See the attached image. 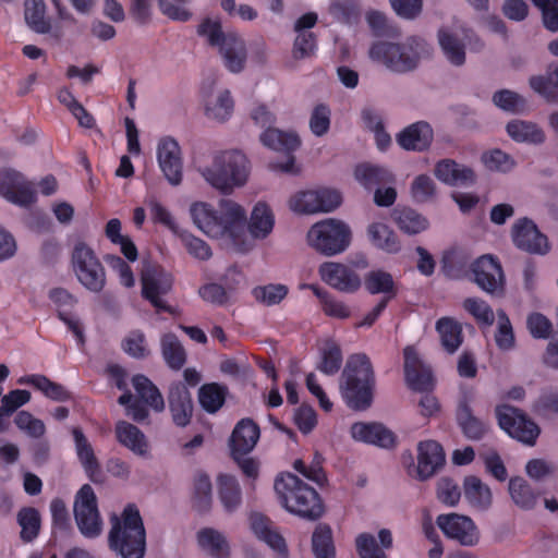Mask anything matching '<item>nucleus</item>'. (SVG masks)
Listing matches in <instances>:
<instances>
[{"instance_id":"obj_36","label":"nucleus","mask_w":558,"mask_h":558,"mask_svg":"<svg viewBox=\"0 0 558 558\" xmlns=\"http://www.w3.org/2000/svg\"><path fill=\"white\" fill-rule=\"evenodd\" d=\"M464 497L469 504L480 510L486 511L492 506L493 496L490 488L478 477L470 475L463 482Z\"/></svg>"},{"instance_id":"obj_1","label":"nucleus","mask_w":558,"mask_h":558,"mask_svg":"<svg viewBox=\"0 0 558 558\" xmlns=\"http://www.w3.org/2000/svg\"><path fill=\"white\" fill-rule=\"evenodd\" d=\"M190 214L195 226L206 235L215 239H228L236 251L244 253L248 245L242 241L245 234V210L230 199H222L219 208L205 202L191 205Z\"/></svg>"},{"instance_id":"obj_9","label":"nucleus","mask_w":558,"mask_h":558,"mask_svg":"<svg viewBox=\"0 0 558 558\" xmlns=\"http://www.w3.org/2000/svg\"><path fill=\"white\" fill-rule=\"evenodd\" d=\"M173 284V275L160 265L147 266L141 274L142 296L157 313H177L175 307L162 300V296L172 291Z\"/></svg>"},{"instance_id":"obj_26","label":"nucleus","mask_w":558,"mask_h":558,"mask_svg":"<svg viewBox=\"0 0 558 558\" xmlns=\"http://www.w3.org/2000/svg\"><path fill=\"white\" fill-rule=\"evenodd\" d=\"M417 451V476L420 480H427L444 465V449L435 440H425L418 444Z\"/></svg>"},{"instance_id":"obj_27","label":"nucleus","mask_w":558,"mask_h":558,"mask_svg":"<svg viewBox=\"0 0 558 558\" xmlns=\"http://www.w3.org/2000/svg\"><path fill=\"white\" fill-rule=\"evenodd\" d=\"M19 385L32 386L46 398L56 402L72 400V393L61 384L50 380L41 374H28L17 379Z\"/></svg>"},{"instance_id":"obj_14","label":"nucleus","mask_w":558,"mask_h":558,"mask_svg":"<svg viewBox=\"0 0 558 558\" xmlns=\"http://www.w3.org/2000/svg\"><path fill=\"white\" fill-rule=\"evenodd\" d=\"M0 195L21 207H28L37 201L33 184L11 169L0 171Z\"/></svg>"},{"instance_id":"obj_47","label":"nucleus","mask_w":558,"mask_h":558,"mask_svg":"<svg viewBox=\"0 0 558 558\" xmlns=\"http://www.w3.org/2000/svg\"><path fill=\"white\" fill-rule=\"evenodd\" d=\"M312 550L315 558H336L332 530L328 524L316 525L312 535Z\"/></svg>"},{"instance_id":"obj_54","label":"nucleus","mask_w":558,"mask_h":558,"mask_svg":"<svg viewBox=\"0 0 558 558\" xmlns=\"http://www.w3.org/2000/svg\"><path fill=\"white\" fill-rule=\"evenodd\" d=\"M342 352L336 343L329 344L322 351V360L317 365V369L326 375H335L342 365Z\"/></svg>"},{"instance_id":"obj_17","label":"nucleus","mask_w":558,"mask_h":558,"mask_svg":"<svg viewBox=\"0 0 558 558\" xmlns=\"http://www.w3.org/2000/svg\"><path fill=\"white\" fill-rule=\"evenodd\" d=\"M250 527L254 536L265 543L278 558H289V549L284 537L267 515L259 512L251 513Z\"/></svg>"},{"instance_id":"obj_32","label":"nucleus","mask_w":558,"mask_h":558,"mask_svg":"<svg viewBox=\"0 0 558 558\" xmlns=\"http://www.w3.org/2000/svg\"><path fill=\"white\" fill-rule=\"evenodd\" d=\"M354 177L368 191L395 182V175L387 168L367 162L355 167Z\"/></svg>"},{"instance_id":"obj_16","label":"nucleus","mask_w":558,"mask_h":558,"mask_svg":"<svg viewBox=\"0 0 558 558\" xmlns=\"http://www.w3.org/2000/svg\"><path fill=\"white\" fill-rule=\"evenodd\" d=\"M514 245L527 253L545 255L550 246L547 236L529 218L519 219L512 227Z\"/></svg>"},{"instance_id":"obj_41","label":"nucleus","mask_w":558,"mask_h":558,"mask_svg":"<svg viewBox=\"0 0 558 558\" xmlns=\"http://www.w3.org/2000/svg\"><path fill=\"white\" fill-rule=\"evenodd\" d=\"M275 218L270 207L265 203H257L251 214L248 230L253 238L265 239L274 229Z\"/></svg>"},{"instance_id":"obj_50","label":"nucleus","mask_w":558,"mask_h":558,"mask_svg":"<svg viewBox=\"0 0 558 558\" xmlns=\"http://www.w3.org/2000/svg\"><path fill=\"white\" fill-rule=\"evenodd\" d=\"M509 493L517 506L522 509L534 508L537 495L523 477H512L509 482Z\"/></svg>"},{"instance_id":"obj_28","label":"nucleus","mask_w":558,"mask_h":558,"mask_svg":"<svg viewBox=\"0 0 558 558\" xmlns=\"http://www.w3.org/2000/svg\"><path fill=\"white\" fill-rule=\"evenodd\" d=\"M399 145L407 150H426L433 141V129L427 122H415L405 128L397 138Z\"/></svg>"},{"instance_id":"obj_25","label":"nucleus","mask_w":558,"mask_h":558,"mask_svg":"<svg viewBox=\"0 0 558 558\" xmlns=\"http://www.w3.org/2000/svg\"><path fill=\"white\" fill-rule=\"evenodd\" d=\"M350 433L353 439L381 448H392L396 445V435L384 424L377 422H356L352 424Z\"/></svg>"},{"instance_id":"obj_15","label":"nucleus","mask_w":558,"mask_h":558,"mask_svg":"<svg viewBox=\"0 0 558 558\" xmlns=\"http://www.w3.org/2000/svg\"><path fill=\"white\" fill-rule=\"evenodd\" d=\"M475 283L485 292L495 294L504 291L505 275L499 259L486 254L471 265Z\"/></svg>"},{"instance_id":"obj_51","label":"nucleus","mask_w":558,"mask_h":558,"mask_svg":"<svg viewBox=\"0 0 558 558\" xmlns=\"http://www.w3.org/2000/svg\"><path fill=\"white\" fill-rule=\"evenodd\" d=\"M289 294L288 286L283 283H268L253 288L252 295L256 302L265 306L280 304Z\"/></svg>"},{"instance_id":"obj_45","label":"nucleus","mask_w":558,"mask_h":558,"mask_svg":"<svg viewBox=\"0 0 558 558\" xmlns=\"http://www.w3.org/2000/svg\"><path fill=\"white\" fill-rule=\"evenodd\" d=\"M228 389L217 383L204 384L198 390V401L207 413L218 412L226 402Z\"/></svg>"},{"instance_id":"obj_7","label":"nucleus","mask_w":558,"mask_h":558,"mask_svg":"<svg viewBox=\"0 0 558 558\" xmlns=\"http://www.w3.org/2000/svg\"><path fill=\"white\" fill-rule=\"evenodd\" d=\"M197 34L206 37L210 46L219 47L229 71L239 73L244 69L247 57L244 40L232 34L226 35L219 21L204 19L197 27Z\"/></svg>"},{"instance_id":"obj_46","label":"nucleus","mask_w":558,"mask_h":558,"mask_svg":"<svg viewBox=\"0 0 558 558\" xmlns=\"http://www.w3.org/2000/svg\"><path fill=\"white\" fill-rule=\"evenodd\" d=\"M436 330L440 335L441 344L448 353L456 352L462 343V327L450 317H441L436 323Z\"/></svg>"},{"instance_id":"obj_40","label":"nucleus","mask_w":558,"mask_h":558,"mask_svg":"<svg viewBox=\"0 0 558 558\" xmlns=\"http://www.w3.org/2000/svg\"><path fill=\"white\" fill-rule=\"evenodd\" d=\"M367 234L372 244L386 253L396 254L401 248L397 234L385 223L374 222L369 225Z\"/></svg>"},{"instance_id":"obj_52","label":"nucleus","mask_w":558,"mask_h":558,"mask_svg":"<svg viewBox=\"0 0 558 558\" xmlns=\"http://www.w3.org/2000/svg\"><path fill=\"white\" fill-rule=\"evenodd\" d=\"M439 45L446 58L453 65H462L465 62L464 45L453 34L440 29L438 33Z\"/></svg>"},{"instance_id":"obj_44","label":"nucleus","mask_w":558,"mask_h":558,"mask_svg":"<svg viewBox=\"0 0 558 558\" xmlns=\"http://www.w3.org/2000/svg\"><path fill=\"white\" fill-rule=\"evenodd\" d=\"M218 493L220 501L228 512L234 511L241 505V487L233 475L220 474L218 476Z\"/></svg>"},{"instance_id":"obj_5","label":"nucleus","mask_w":558,"mask_h":558,"mask_svg":"<svg viewBox=\"0 0 558 558\" xmlns=\"http://www.w3.org/2000/svg\"><path fill=\"white\" fill-rule=\"evenodd\" d=\"M247 159L240 150H227L217 155L213 166L203 170L205 180L225 194L243 185L248 175Z\"/></svg>"},{"instance_id":"obj_60","label":"nucleus","mask_w":558,"mask_h":558,"mask_svg":"<svg viewBox=\"0 0 558 558\" xmlns=\"http://www.w3.org/2000/svg\"><path fill=\"white\" fill-rule=\"evenodd\" d=\"M317 191H304L290 199V208L299 214L319 213Z\"/></svg>"},{"instance_id":"obj_35","label":"nucleus","mask_w":558,"mask_h":558,"mask_svg":"<svg viewBox=\"0 0 558 558\" xmlns=\"http://www.w3.org/2000/svg\"><path fill=\"white\" fill-rule=\"evenodd\" d=\"M508 135L517 143L538 145L544 143V131L534 122L512 120L506 126Z\"/></svg>"},{"instance_id":"obj_19","label":"nucleus","mask_w":558,"mask_h":558,"mask_svg":"<svg viewBox=\"0 0 558 558\" xmlns=\"http://www.w3.org/2000/svg\"><path fill=\"white\" fill-rule=\"evenodd\" d=\"M319 275L323 281L341 292L353 293L361 287V279L355 270L340 263L322 264Z\"/></svg>"},{"instance_id":"obj_4","label":"nucleus","mask_w":558,"mask_h":558,"mask_svg":"<svg viewBox=\"0 0 558 558\" xmlns=\"http://www.w3.org/2000/svg\"><path fill=\"white\" fill-rule=\"evenodd\" d=\"M109 548L122 558H143L146 550V532L140 510L129 504L121 518L111 517L108 535Z\"/></svg>"},{"instance_id":"obj_6","label":"nucleus","mask_w":558,"mask_h":558,"mask_svg":"<svg viewBox=\"0 0 558 558\" xmlns=\"http://www.w3.org/2000/svg\"><path fill=\"white\" fill-rule=\"evenodd\" d=\"M426 46L420 37H410L403 45L378 41L371 47L369 57L390 71L404 73L417 66L422 53L427 52Z\"/></svg>"},{"instance_id":"obj_38","label":"nucleus","mask_w":558,"mask_h":558,"mask_svg":"<svg viewBox=\"0 0 558 558\" xmlns=\"http://www.w3.org/2000/svg\"><path fill=\"white\" fill-rule=\"evenodd\" d=\"M391 216L398 228L407 234H417L428 227V220L410 207L397 206Z\"/></svg>"},{"instance_id":"obj_23","label":"nucleus","mask_w":558,"mask_h":558,"mask_svg":"<svg viewBox=\"0 0 558 558\" xmlns=\"http://www.w3.org/2000/svg\"><path fill=\"white\" fill-rule=\"evenodd\" d=\"M260 142L264 146L289 155L286 163L281 165V170L284 172H292L294 167V157L291 155L301 145V141L295 133L283 132L279 129L267 128L260 134Z\"/></svg>"},{"instance_id":"obj_63","label":"nucleus","mask_w":558,"mask_h":558,"mask_svg":"<svg viewBox=\"0 0 558 558\" xmlns=\"http://www.w3.org/2000/svg\"><path fill=\"white\" fill-rule=\"evenodd\" d=\"M356 553L360 558H387V555L369 533H361L355 538Z\"/></svg>"},{"instance_id":"obj_34","label":"nucleus","mask_w":558,"mask_h":558,"mask_svg":"<svg viewBox=\"0 0 558 558\" xmlns=\"http://www.w3.org/2000/svg\"><path fill=\"white\" fill-rule=\"evenodd\" d=\"M310 289L320 302L322 311L324 314L331 318L347 319L351 316L352 312L349 305L343 301L331 295L328 291L322 289L317 284H302L301 289Z\"/></svg>"},{"instance_id":"obj_53","label":"nucleus","mask_w":558,"mask_h":558,"mask_svg":"<svg viewBox=\"0 0 558 558\" xmlns=\"http://www.w3.org/2000/svg\"><path fill=\"white\" fill-rule=\"evenodd\" d=\"M211 506V482L207 474L198 473L194 480L193 507L205 512Z\"/></svg>"},{"instance_id":"obj_29","label":"nucleus","mask_w":558,"mask_h":558,"mask_svg":"<svg viewBox=\"0 0 558 558\" xmlns=\"http://www.w3.org/2000/svg\"><path fill=\"white\" fill-rule=\"evenodd\" d=\"M435 175L449 185H470L475 182L474 171L452 159L438 161L435 167Z\"/></svg>"},{"instance_id":"obj_49","label":"nucleus","mask_w":558,"mask_h":558,"mask_svg":"<svg viewBox=\"0 0 558 558\" xmlns=\"http://www.w3.org/2000/svg\"><path fill=\"white\" fill-rule=\"evenodd\" d=\"M530 85L548 101L555 100L558 94V62L549 64L544 75L532 76Z\"/></svg>"},{"instance_id":"obj_57","label":"nucleus","mask_w":558,"mask_h":558,"mask_svg":"<svg viewBox=\"0 0 558 558\" xmlns=\"http://www.w3.org/2000/svg\"><path fill=\"white\" fill-rule=\"evenodd\" d=\"M463 308L478 323L493 325L495 317L492 307L478 298H466L463 301Z\"/></svg>"},{"instance_id":"obj_33","label":"nucleus","mask_w":558,"mask_h":558,"mask_svg":"<svg viewBox=\"0 0 558 558\" xmlns=\"http://www.w3.org/2000/svg\"><path fill=\"white\" fill-rule=\"evenodd\" d=\"M364 287L372 295L383 294L380 300L388 303L397 298L399 292L392 275L381 269L367 272L364 277Z\"/></svg>"},{"instance_id":"obj_13","label":"nucleus","mask_w":558,"mask_h":558,"mask_svg":"<svg viewBox=\"0 0 558 558\" xmlns=\"http://www.w3.org/2000/svg\"><path fill=\"white\" fill-rule=\"evenodd\" d=\"M436 523L446 537L462 546L473 547L480 542V531L470 517L458 513L440 514Z\"/></svg>"},{"instance_id":"obj_37","label":"nucleus","mask_w":558,"mask_h":558,"mask_svg":"<svg viewBox=\"0 0 558 558\" xmlns=\"http://www.w3.org/2000/svg\"><path fill=\"white\" fill-rule=\"evenodd\" d=\"M132 385L138 396V400L156 412L165 409V400L158 387L145 375L136 374L132 377Z\"/></svg>"},{"instance_id":"obj_56","label":"nucleus","mask_w":558,"mask_h":558,"mask_svg":"<svg viewBox=\"0 0 558 558\" xmlns=\"http://www.w3.org/2000/svg\"><path fill=\"white\" fill-rule=\"evenodd\" d=\"M172 3L169 0H157L160 12L172 21L187 22L192 17V12L186 5L192 0H173Z\"/></svg>"},{"instance_id":"obj_21","label":"nucleus","mask_w":558,"mask_h":558,"mask_svg":"<svg viewBox=\"0 0 558 558\" xmlns=\"http://www.w3.org/2000/svg\"><path fill=\"white\" fill-rule=\"evenodd\" d=\"M72 436L75 445L77 460L86 476L95 484L105 482L101 465L95 454L94 448L80 427H73Z\"/></svg>"},{"instance_id":"obj_43","label":"nucleus","mask_w":558,"mask_h":558,"mask_svg":"<svg viewBox=\"0 0 558 558\" xmlns=\"http://www.w3.org/2000/svg\"><path fill=\"white\" fill-rule=\"evenodd\" d=\"M24 15L28 27L38 34H47L51 29L50 19L46 15L44 0H25Z\"/></svg>"},{"instance_id":"obj_11","label":"nucleus","mask_w":558,"mask_h":558,"mask_svg":"<svg viewBox=\"0 0 558 558\" xmlns=\"http://www.w3.org/2000/svg\"><path fill=\"white\" fill-rule=\"evenodd\" d=\"M496 417L498 425L511 438L525 445H535L541 429L522 410L509 404L497 405Z\"/></svg>"},{"instance_id":"obj_12","label":"nucleus","mask_w":558,"mask_h":558,"mask_svg":"<svg viewBox=\"0 0 558 558\" xmlns=\"http://www.w3.org/2000/svg\"><path fill=\"white\" fill-rule=\"evenodd\" d=\"M74 518L77 527L86 538H96L102 530L97 497L89 484H84L75 496Z\"/></svg>"},{"instance_id":"obj_59","label":"nucleus","mask_w":558,"mask_h":558,"mask_svg":"<svg viewBox=\"0 0 558 558\" xmlns=\"http://www.w3.org/2000/svg\"><path fill=\"white\" fill-rule=\"evenodd\" d=\"M322 460L323 458L316 453L314 461L310 465H306L303 460L298 459L294 461L293 468L307 480L323 485L327 481V477L322 466Z\"/></svg>"},{"instance_id":"obj_20","label":"nucleus","mask_w":558,"mask_h":558,"mask_svg":"<svg viewBox=\"0 0 558 558\" xmlns=\"http://www.w3.org/2000/svg\"><path fill=\"white\" fill-rule=\"evenodd\" d=\"M404 377L408 387L417 392H429L434 389L435 380L432 371L425 367L416 352L411 348L404 349Z\"/></svg>"},{"instance_id":"obj_18","label":"nucleus","mask_w":558,"mask_h":558,"mask_svg":"<svg viewBox=\"0 0 558 558\" xmlns=\"http://www.w3.org/2000/svg\"><path fill=\"white\" fill-rule=\"evenodd\" d=\"M157 160L168 182L172 185L180 184L182 181L183 162L181 148L174 138L166 136L159 141Z\"/></svg>"},{"instance_id":"obj_39","label":"nucleus","mask_w":558,"mask_h":558,"mask_svg":"<svg viewBox=\"0 0 558 558\" xmlns=\"http://www.w3.org/2000/svg\"><path fill=\"white\" fill-rule=\"evenodd\" d=\"M161 354L167 366L173 371H180L186 363V351L179 338L168 332L160 339Z\"/></svg>"},{"instance_id":"obj_48","label":"nucleus","mask_w":558,"mask_h":558,"mask_svg":"<svg viewBox=\"0 0 558 558\" xmlns=\"http://www.w3.org/2000/svg\"><path fill=\"white\" fill-rule=\"evenodd\" d=\"M197 539L199 546L213 558L229 557V545L225 536L218 531L210 527L203 529L198 532Z\"/></svg>"},{"instance_id":"obj_8","label":"nucleus","mask_w":558,"mask_h":558,"mask_svg":"<svg viewBox=\"0 0 558 558\" xmlns=\"http://www.w3.org/2000/svg\"><path fill=\"white\" fill-rule=\"evenodd\" d=\"M351 230L337 219H326L312 226L307 240L317 252L333 256L342 253L351 243Z\"/></svg>"},{"instance_id":"obj_42","label":"nucleus","mask_w":558,"mask_h":558,"mask_svg":"<svg viewBox=\"0 0 558 558\" xmlns=\"http://www.w3.org/2000/svg\"><path fill=\"white\" fill-rule=\"evenodd\" d=\"M16 522L21 527L20 538L23 543L34 542L41 529V517L34 507H23L16 514Z\"/></svg>"},{"instance_id":"obj_22","label":"nucleus","mask_w":558,"mask_h":558,"mask_svg":"<svg viewBox=\"0 0 558 558\" xmlns=\"http://www.w3.org/2000/svg\"><path fill=\"white\" fill-rule=\"evenodd\" d=\"M168 403L172 422L178 427L187 426L193 415V401L191 392L184 383L174 381L170 385Z\"/></svg>"},{"instance_id":"obj_62","label":"nucleus","mask_w":558,"mask_h":558,"mask_svg":"<svg viewBox=\"0 0 558 558\" xmlns=\"http://www.w3.org/2000/svg\"><path fill=\"white\" fill-rule=\"evenodd\" d=\"M482 161L487 169L500 172H508L515 165L513 158L501 149L484 153Z\"/></svg>"},{"instance_id":"obj_3","label":"nucleus","mask_w":558,"mask_h":558,"mask_svg":"<svg viewBox=\"0 0 558 558\" xmlns=\"http://www.w3.org/2000/svg\"><path fill=\"white\" fill-rule=\"evenodd\" d=\"M375 374L366 354L351 355L342 372L340 390L344 403L354 411L367 410L374 399Z\"/></svg>"},{"instance_id":"obj_55","label":"nucleus","mask_w":558,"mask_h":558,"mask_svg":"<svg viewBox=\"0 0 558 558\" xmlns=\"http://www.w3.org/2000/svg\"><path fill=\"white\" fill-rule=\"evenodd\" d=\"M118 403L125 408L126 415L136 423H142L149 416V407L134 398L131 391L123 392L119 397Z\"/></svg>"},{"instance_id":"obj_64","label":"nucleus","mask_w":558,"mask_h":558,"mask_svg":"<svg viewBox=\"0 0 558 558\" xmlns=\"http://www.w3.org/2000/svg\"><path fill=\"white\" fill-rule=\"evenodd\" d=\"M16 427L33 438H39L45 434L46 427L41 420L34 417L27 411H20L14 417Z\"/></svg>"},{"instance_id":"obj_61","label":"nucleus","mask_w":558,"mask_h":558,"mask_svg":"<svg viewBox=\"0 0 558 558\" xmlns=\"http://www.w3.org/2000/svg\"><path fill=\"white\" fill-rule=\"evenodd\" d=\"M233 99L229 90L222 92L217 102L213 106L206 107V116L209 119H215L217 121L223 122L230 118L233 112Z\"/></svg>"},{"instance_id":"obj_10","label":"nucleus","mask_w":558,"mask_h":558,"mask_svg":"<svg viewBox=\"0 0 558 558\" xmlns=\"http://www.w3.org/2000/svg\"><path fill=\"white\" fill-rule=\"evenodd\" d=\"M72 263L77 280L90 292L99 293L106 286V271L94 251L84 242L75 244Z\"/></svg>"},{"instance_id":"obj_24","label":"nucleus","mask_w":558,"mask_h":558,"mask_svg":"<svg viewBox=\"0 0 558 558\" xmlns=\"http://www.w3.org/2000/svg\"><path fill=\"white\" fill-rule=\"evenodd\" d=\"M259 436V426L252 418L240 420L234 426L229 440L232 459L250 453L255 448Z\"/></svg>"},{"instance_id":"obj_58","label":"nucleus","mask_w":558,"mask_h":558,"mask_svg":"<svg viewBox=\"0 0 558 558\" xmlns=\"http://www.w3.org/2000/svg\"><path fill=\"white\" fill-rule=\"evenodd\" d=\"M541 11L544 27L551 32H558V0H531Z\"/></svg>"},{"instance_id":"obj_30","label":"nucleus","mask_w":558,"mask_h":558,"mask_svg":"<svg viewBox=\"0 0 558 558\" xmlns=\"http://www.w3.org/2000/svg\"><path fill=\"white\" fill-rule=\"evenodd\" d=\"M117 440L133 453L145 457L148 453V444L144 433L126 421H118L114 426Z\"/></svg>"},{"instance_id":"obj_31","label":"nucleus","mask_w":558,"mask_h":558,"mask_svg":"<svg viewBox=\"0 0 558 558\" xmlns=\"http://www.w3.org/2000/svg\"><path fill=\"white\" fill-rule=\"evenodd\" d=\"M456 418L463 435L468 439L480 440L485 436L487 425L473 414L466 397L459 401Z\"/></svg>"},{"instance_id":"obj_2","label":"nucleus","mask_w":558,"mask_h":558,"mask_svg":"<svg viewBox=\"0 0 558 558\" xmlns=\"http://www.w3.org/2000/svg\"><path fill=\"white\" fill-rule=\"evenodd\" d=\"M274 487L288 512L307 521H317L324 515L325 504L318 492L293 473H281Z\"/></svg>"}]
</instances>
